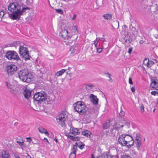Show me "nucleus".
<instances>
[{
  "label": "nucleus",
  "instance_id": "f8f14e48",
  "mask_svg": "<svg viewBox=\"0 0 158 158\" xmlns=\"http://www.w3.org/2000/svg\"><path fill=\"white\" fill-rule=\"evenodd\" d=\"M91 102L95 105L98 104V99L96 96L93 94H91L89 96Z\"/></svg>",
  "mask_w": 158,
  "mask_h": 158
},
{
  "label": "nucleus",
  "instance_id": "8fccbe9b",
  "mask_svg": "<svg viewBox=\"0 0 158 158\" xmlns=\"http://www.w3.org/2000/svg\"><path fill=\"white\" fill-rule=\"evenodd\" d=\"M129 84L131 85H132L133 84V83L132 80V79L131 77H130L129 79Z\"/></svg>",
  "mask_w": 158,
  "mask_h": 158
},
{
  "label": "nucleus",
  "instance_id": "c03bdc74",
  "mask_svg": "<svg viewBox=\"0 0 158 158\" xmlns=\"http://www.w3.org/2000/svg\"><path fill=\"white\" fill-rule=\"evenodd\" d=\"M56 12L60 14H62L63 13L62 10L60 9H56Z\"/></svg>",
  "mask_w": 158,
  "mask_h": 158
},
{
  "label": "nucleus",
  "instance_id": "393cba45",
  "mask_svg": "<svg viewBox=\"0 0 158 158\" xmlns=\"http://www.w3.org/2000/svg\"><path fill=\"white\" fill-rule=\"evenodd\" d=\"M103 17H104V19H106L107 20H110L111 19L112 16L110 14H106L103 15Z\"/></svg>",
  "mask_w": 158,
  "mask_h": 158
},
{
  "label": "nucleus",
  "instance_id": "bb28decb",
  "mask_svg": "<svg viewBox=\"0 0 158 158\" xmlns=\"http://www.w3.org/2000/svg\"><path fill=\"white\" fill-rule=\"evenodd\" d=\"M108 47V45H107L106 46H105V44L103 43L102 44V48H97L96 49L97 50V52L98 53H100L102 50V48H106Z\"/></svg>",
  "mask_w": 158,
  "mask_h": 158
},
{
  "label": "nucleus",
  "instance_id": "0eeeda50",
  "mask_svg": "<svg viewBox=\"0 0 158 158\" xmlns=\"http://www.w3.org/2000/svg\"><path fill=\"white\" fill-rule=\"evenodd\" d=\"M22 44L20 43V56L26 61L30 60L31 57L29 54V51L26 47L22 45Z\"/></svg>",
  "mask_w": 158,
  "mask_h": 158
},
{
  "label": "nucleus",
  "instance_id": "3c124183",
  "mask_svg": "<svg viewBox=\"0 0 158 158\" xmlns=\"http://www.w3.org/2000/svg\"><path fill=\"white\" fill-rule=\"evenodd\" d=\"M45 100H46L48 102H51L52 101V98H46V99H45Z\"/></svg>",
  "mask_w": 158,
  "mask_h": 158
},
{
  "label": "nucleus",
  "instance_id": "864d4df0",
  "mask_svg": "<svg viewBox=\"0 0 158 158\" xmlns=\"http://www.w3.org/2000/svg\"><path fill=\"white\" fill-rule=\"evenodd\" d=\"M132 48H129V49L128 51V53L129 54L131 53L132 51Z\"/></svg>",
  "mask_w": 158,
  "mask_h": 158
},
{
  "label": "nucleus",
  "instance_id": "39448f33",
  "mask_svg": "<svg viewBox=\"0 0 158 158\" xmlns=\"http://www.w3.org/2000/svg\"><path fill=\"white\" fill-rule=\"evenodd\" d=\"M68 119V113L65 111H62L56 118V120L58 125L62 127H65V121Z\"/></svg>",
  "mask_w": 158,
  "mask_h": 158
},
{
  "label": "nucleus",
  "instance_id": "b1692460",
  "mask_svg": "<svg viewBox=\"0 0 158 158\" xmlns=\"http://www.w3.org/2000/svg\"><path fill=\"white\" fill-rule=\"evenodd\" d=\"M39 131L41 133H45L46 134L48 135V133L46 130L42 127H40L38 128Z\"/></svg>",
  "mask_w": 158,
  "mask_h": 158
},
{
  "label": "nucleus",
  "instance_id": "338daca9",
  "mask_svg": "<svg viewBox=\"0 0 158 158\" xmlns=\"http://www.w3.org/2000/svg\"><path fill=\"white\" fill-rule=\"evenodd\" d=\"M6 84V86H7V87L8 88V87H9V83H8V82L7 81H6V82H5Z\"/></svg>",
  "mask_w": 158,
  "mask_h": 158
},
{
  "label": "nucleus",
  "instance_id": "774afa93",
  "mask_svg": "<svg viewBox=\"0 0 158 158\" xmlns=\"http://www.w3.org/2000/svg\"><path fill=\"white\" fill-rule=\"evenodd\" d=\"M111 76H110V77H109V78L110 80H109V81H112V79L111 78Z\"/></svg>",
  "mask_w": 158,
  "mask_h": 158
},
{
  "label": "nucleus",
  "instance_id": "ea45409f",
  "mask_svg": "<svg viewBox=\"0 0 158 158\" xmlns=\"http://www.w3.org/2000/svg\"><path fill=\"white\" fill-rule=\"evenodd\" d=\"M140 135L139 134H137L136 135V137L135 140L137 141L138 140H141V139H140Z\"/></svg>",
  "mask_w": 158,
  "mask_h": 158
},
{
  "label": "nucleus",
  "instance_id": "20e7f679",
  "mask_svg": "<svg viewBox=\"0 0 158 158\" xmlns=\"http://www.w3.org/2000/svg\"><path fill=\"white\" fill-rule=\"evenodd\" d=\"M73 29L74 31V35L77 34L78 32L77 31V28L75 26H73ZM61 32L60 33L59 35L61 38L64 39H69L70 38L72 35L73 34H71L70 32H69L68 30L65 27L63 29H62Z\"/></svg>",
  "mask_w": 158,
  "mask_h": 158
},
{
  "label": "nucleus",
  "instance_id": "6e6d98bb",
  "mask_svg": "<svg viewBox=\"0 0 158 158\" xmlns=\"http://www.w3.org/2000/svg\"><path fill=\"white\" fill-rule=\"evenodd\" d=\"M111 157L112 158H118V155H114V156H112L111 155Z\"/></svg>",
  "mask_w": 158,
  "mask_h": 158
},
{
  "label": "nucleus",
  "instance_id": "f704fd0d",
  "mask_svg": "<svg viewBox=\"0 0 158 158\" xmlns=\"http://www.w3.org/2000/svg\"><path fill=\"white\" fill-rule=\"evenodd\" d=\"M70 139L74 141H77L80 140V138L77 136H70Z\"/></svg>",
  "mask_w": 158,
  "mask_h": 158
},
{
  "label": "nucleus",
  "instance_id": "6ab92c4d",
  "mask_svg": "<svg viewBox=\"0 0 158 158\" xmlns=\"http://www.w3.org/2000/svg\"><path fill=\"white\" fill-rule=\"evenodd\" d=\"M82 134L83 135L90 138L91 133L88 130H85L82 132Z\"/></svg>",
  "mask_w": 158,
  "mask_h": 158
},
{
  "label": "nucleus",
  "instance_id": "a211bd4d",
  "mask_svg": "<svg viewBox=\"0 0 158 158\" xmlns=\"http://www.w3.org/2000/svg\"><path fill=\"white\" fill-rule=\"evenodd\" d=\"M69 133L74 135H77L78 133V130L77 128L71 127Z\"/></svg>",
  "mask_w": 158,
  "mask_h": 158
},
{
  "label": "nucleus",
  "instance_id": "4c0bfd02",
  "mask_svg": "<svg viewBox=\"0 0 158 158\" xmlns=\"http://www.w3.org/2000/svg\"><path fill=\"white\" fill-rule=\"evenodd\" d=\"M140 111L142 112H144V105L143 104H141L140 105Z\"/></svg>",
  "mask_w": 158,
  "mask_h": 158
},
{
  "label": "nucleus",
  "instance_id": "49530a36",
  "mask_svg": "<svg viewBox=\"0 0 158 158\" xmlns=\"http://www.w3.org/2000/svg\"><path fill=\"white\" fill-rule=\"evenodd\" d=\"M34 141H32V143L34 144H37L38 143V141H36V139H34Z\"/></svg>",
  "mask_w": 158,
  "mask_h": 158
},
{
  "label": "nucleus",
  "instance_id": "09e8293b",
  "mask_svg": "<svg viewBox=\"0 0 158 158\" xmlns=\"http://www.w3.org/2000/svg\"><path fill=\"white\" fill-rule=\"evenodd\" d=\"M104 74L106 75H108V77H110V76H111V75L108 72H104Z\"/></svg>",
  "mask_w": 158,
  "mask_h": 158
},
{
  "label": "nucleus",
  "instance_id": "6e6552de",
  "mask_svg": "<svg viewBox=\"0 0 158 158\" xmlns=\"http://www.w3.org/2000/svg\"><path fill=\"white\" fill-rule=\"evenodd\" d=\"M6 57L9 60H18L19 57L17 54L14 51H7L5 55Z\"/></svg>",
  "mask_w": 158,
  "mask_h": 158
},
{
  "label": "nucleus",
  "instance_id": "5701e85b",
  "mask_svg": "<svg viewBox=\"0 0 158 158\" xmlns=\"http://www.w3.org/2000/svg\"><path fill=\"white\" fill-rule=\"evenodd\" d=\"M110 120H108L106 121L105 123L102 125V127L104 129H106L108 128L110 126Z\"/></svg>",
  "mask_w": 158,
  "mask_h": 158
},
{
  "label": "nucleus",
  "instance_id": "e433bc0d",
  "mask_svg": "<svg viewBox=\"0 0 158 158\" xmlns=\"http://www.w3.org/2000/svg\"><path fill=\"white\" fill-rule=\"evenodd\" d=\"M131 29L133 34H137V30L136 29V28L132 26V28H131Z\"/></svg>",
  "mask_w": 158,
  "mask_h": 158
},
{
  "label": "nucleus",
  "instance_id": "72a5a7b5",
  "mask_svg": "<svg viewBox=\"0 0 158 158\" xmlns=\"http://www.w3.org/2000/svg\"><path fill=\"white\" fill-rule=\"evenodd\" d=\"M30 10V9L27 7L23 8L22 10H20V15H22L23 13L26 11V10Z\"/></svg>",
  "mask_w": 158,
  "mask_h": 158
},
{
  "label": "nucleus",
  "instance_id": "de8ad7c7",
  "mask_svg": "<svg viewBox=\"0 0 158 158\" xmlns=\"http://www.w3.org/2000/svg\"><path fill=\"white\" fill-rule=\"evenodd\" d=\"M98 41L97 40H95L94 41V44L95 45V48H97V44H98Z\"/></svg>",
  "mask_w": 158,
  "mask_h": 158
},
{
  "label": "nucleus",
  "instance_id": "2eb2a0df",
  "mask_svg": "<svg viewBox=\"0 0 158 158\" xmlns=\"http://www.w3.org/2000/svg\"><path fill=\"white\" fill-rule=\"evenodd\" d=\"M97 158H112L111 157V155L109 152H107L104 153L101 155L100 156H98Z\"/></svg>",
  "mask_w": 158,
  "mask_h": 158
},
{
  "label": "nucleus",
  "instance_id": "69168bd1",
  "mask_svg": "<svg viewBox=\"0 0 158 158\" xmlns=\"http://www.w3.org/2000/svg\"><path fill=\"white\" fill-rule=\"evenodd\" d=\"M102 39H103V38H97L96 40H102Z\"/></svg>",
  "mask_w": 158,
  "mask_h": 158
},
{
  "label": "nucleus",
  "instance_id": "4d7b16f0",
  "mask_svg": "<svg viewBox=\"0 0 158 158\" xmlns=\"http://www.w3.org/2000/svg\"><path fill=\"white\" fill-rule=\"evenodd\" d=\"M69 133L68 134H66V135L70 139L71 137L70 136H73L71 135H69Z\"/></svg>",
  "mask_w": 158,
  "mask_h": 158
},
{
  "label": "nucleus",
  "instance_id": "9b49d317",
  "mask_svg": "<svg viewBox=\"0 0 158 158\" xmlns=\"http://www.w3.org/2000/svg\"><path fill=\"white\" fill-rule=\"evenodd\" d=\"M158 86V80L155 77L151 79L150 87L153 89H156Z\"/></svg>",
  "mask_w": 158,
  "mask_h": 158
},
{
  "label": "nucleus",
  "instance_id": "1a4fd4ad",
  "mask_svg": "<svg viewBox=\"0 0 158 158\" xmlns=\"http://www.w3.org/2000/svg\"><path fill=\"white\" fill-rule=\"evenodd\" d=\"M6 70L8 75L9 76H12L17 70V67L15 64L7 65L6 67Z\"/></svg>",
  "mask_w": 158,
  "mask_h": 158
},
{
  "label": "nucleus",
  "instance_id": "79ce46f5",
  "mask_svg": "<svg viewBox=\"0 0 158 158\" xmlns=\"http://www.w3.org/2000/svg\"><path fill=\"white\" fill-rule=\"evenodd\" d=\"M121 158H132L131 157L128 155H124Z\"/></svg>",
  "mask_w": 158,
  "mask_h": 158
},
{
  "label": "nucleus",
  "instance_id": "f03ea898",
  "mask_svg": "<svg viewBox=\"0 0 158 158\" xmlns=\"http://www.w3.org/2000/svg\"><path fill=\"white\" fill-rule=\"evenodd\" d=\"M73 106L74 109L80 114H86L87 109L84 102L81 101L77 102L73 104Z\"/></svg>",
  "mask_w": 158,
  "mask_h": 158
},
{
  "label": "nucleus",
  "instance_id": "a18cd8bd",
  "mask_svg": "<svg viewBox=\"0 0 158 158\" xmlns=\"http://www.w3.org/2000/svg\"><path fill=\"white\" fill-rule=\"evenodd\" d=\"M119 115L122 118L123 117L124 115V112L123 111H120L119 114Z\"/></svg>",
  "mask_w": 158,
  "mask_h": 158
},
{
  "label": "nucleus",
  "instance_id": "aec40b11",
  "mask_svg": "<svg viewBox=\"0 0 158 158\" xmlns=\"http://www.w3.org/2000/svg\"><path fill=\"white\" fill-rule=\"evenodd\" d=\"M76 146L77 147H77H78L80 149H82L85 146V144H83L81 142H79L78 143L76 142L75 144L73 145V147Z\"/></svg>",
  "mask_w": 158,
  "mask_h": 158
},
{
  "label": "nucleus",
  "instance_id": "cd10ccee",
  "mask_svg": "<svg viewBox=\"0 0 158 158\" xmlns=\"http://www.w3.org/2000/svg\"><path fill=\"white\" fill-rule=\"evenodd\" d=\"M65 69H62L59 71H58L56 73L55 75L57 76H61L65 71Z\"/></svg>",
  "mask_w": 158,
  "mask_h": 158
},
{
  "label": "nucleus",
  "instance_id": "603ef678",
  "mask_svg": "<svg viewBox=\"0 0 158 158\" xmlns=\"http://www.w3.org/2000/svg\"><path fill=\"white\" fill-rule=\"evenodd\" d=\"M26 138L27 139V141L29 142H31L32 141L31 137Z\"/></svg>",
  "mask_w": 158,
  "mask_h": 158
},
{
  "label": "nucleus",
  "instance_id": "f3484780",
  "mask_svg": "<svg viewBox=\"0 0 158 158\" xmlns=\"http://www.w3.org/2000/svg\"><path fill=\"white\" fill-rule=\"evenodd\" d=\"M128 36H129V35L127 34V36L128 37ZM132 41V39L129 36V38L125 40V41L124 42V44H125L126 46L128 47L129 46L130 44Z\"/></svg>",
  "mask_w": 158,
  "mask_h": 158
},
{
  "label": "nucleus",
  "instance_id": "412c9836",
  "mask_svg": "<svg viewBox=\"0 0 158 158\" xmlns=\"http://www.w3.org/2000/svg\"><path fill=\"white\" fill-rule=\"evenodd\" d=\"M20 90V87L19 85H15V88H14V89H13L12 90H10V91L15 94H16L18 93V91Z\"/></svg>",
  "mask_w": 158,
  "mask_h": 158
},
{
  "label": "nucleus",
  "instance_id": "5fc2aeb1",
  "mask_svg": "<svg viewBox=\"0 0 158 158\" xmlns=\"http://www.w3.org/2000/svg\"><path fill=\"white\" fill-rule=\"evenodd\" d=\"M131 90L132 92H134L135 91V88L134 87H132L131 88Z\"/></svg>",
  "mask_w": 158,
  "mask_h": 158
},
{
  "label": "nucleus",
  "instance_id": "58836bf2",
  "mask_svg": "<svg viewBox=\"0 0 158 158\" xmlns=\"http://www.w3.org/2000/svg\"><path fill=\"white\" fill-rule=\"evenodd\" d=\"M148 66H151L153 64V62L152 61H149L148 60L147 62H146Z\"/></svg>",
  "mask_w": 158,
  "mask_h": 158
},
{
  "label": "nucleus",
  "instance_id": "c756f323",
  "mask_svg": "<svg viewBox=\"0 0 158 158\" xmlns=\"http://www.w3.org/2000/svg\"><path fill=\"white\" fill-rule=\"evenodd\" d=\"M124 126L123 125H121L120 127L118 126L117 125L116 126H113V128L111 129V130L113 131V130L114 129H116L117 130H119L121 127H123Z\"/></svg>",
  "mask_w": 158,
  "mask_h": 158
},
{
  "label": "nucleus",
  "instance_id": "13d9d810",
  "mask_svg": "<svg viewBox=\"0 0 158 158\" xmlns=\"http://www.w3.org/2000/svg\"><path fill=\"white\" fill-rule=\"evenodd\" d=\"M69 133L68 134H66V135L70 139L71 137L70 136H73L71 135H69Z\"/></svg>",
  "mask_w": 158,
  "mask_h": 158
},
{
  "label": "nucleus",
  "instance_id": "0e129e2a",
  "mask_svg": "<svg viewBox=\"0 0 158 158\" xmlns=\"http://www.w3.org/2000/svg\"><path fill=\"white\" fill-rule=\"evenodd\" d=\"M14 156L16 158H20V157L16 154H15Z\"/></svg>",
  "mask_w": 158,
  "mask_h": 158
},
{
  "label": "nucleus",
  "instance_id": "4be33fe9",
  "mask_svg": "<svg viewBox=\"0 0 158 158\" xmlns=\"http://www.w3.org/2000/svg\"><path fill=\"white\" fill-rule=\"evenodd\" d=\"M2 158H10L9 153L6 151L2 152Z\"/></svg>",
  "mask_w": 158,
  "mask_h": 158
},
{
  "label": "nucleus",
  "instance_id": "a19ab883",
  "mask_svg": "<svg viewBox=\"0 0 158 158\" xmlns=\"http://www.w3.org/2000/svg\"><path fill=\"white\" fill-rule=\"evenodd\" d=\"M157 90H158V89H156ZM151 94L152 95H156L157 94H158V91H152L151 92Z\"/></svg>",
  "mask_w": 158,
  "mask_h": 158
},
{
  "label": "nucleus",
  "instance_id": "423d86ee",
  "mask_svg": "<svg viewBox=\"0 0 158 158\" xmlns=\"http://www.w3.org/2000/svg\"><path fill=\"white\" fill-rule=\"evenodd\" d=\"M33 98L34 100L41 103L45 100L46 95L44 92H37L34 95Z\"/></svg>",
  "mask_w": 158,
  "mask_h": 158
},
{
  "label": "nucleus",
  "instance_id": "2f4dec72",
  "mask_svg": "<svg viewBox=\"0 0 158 158\" xmlns=\"http://www.w3.org/2000/svg\"><path fill=\"white\" fill-rule=\"evenodd\" d=\"M114 27H113L115 29H117L119 27V23L118 21H115L114 22Z\"/></svg>",
  "mask_w": 158,
  "mask_h": 158
},
{
  "label": "nucleus",
  "instance_id": "c9c22d12",
  "mask_svg": "<svg viewBox=\"0 0 158 158\" xmlns=\"http://www.w3.org/2000/svg\"><path fill=\"white\" fill-rule=\"evenodd\" d=\"M20 147L23 149V148H25L26 147V145L24 144L23 140L20 141Z\"/></svg>",
  "mask_w": 158,
  "mask_h": 158
},
{
  "label": "nucleus",
  "instance_id": "473e14b6",
  "mask_svg": "<svg viewBox=\"0 0 158 158\" xmlns=\"http://www.w3.org/2000/svg\"><path fill=\"white\" fill-rule=\"evenodd\" d=\"M134 140L133 139V140H131L130 141V143H128V144H127V145H126L128 148H131L134 144Z\"/></svg>",
  "mask_w": 158,
  "mask_h": 158
},
{
  "label": "nucleus",
  "instance_id": "dca6fc26",
  "mask_svg": "<svg viewBox=\"0 0 158 158\" xmlns=\"http://www.w3.org/2000/svg\"><path fill=\"white\" fill-rule=\"evenodd\" d=\"M124 139H125L124 134L120 135L118 138V142L122 146H125V145H123L124 142Z\"/></svg>",
  "mask_w": 158,
  "mask_h": 158
},
{
  "label": "nucleus",
  "instance_id": "37998d69",
  "mask_svg": "<svg viewBox=\"0 0 158 158\" xmlns=\"http://www.w3.org/2000/svg\"><path fill=\"white\" fill-rule=\"evenodd\" d=\"M14 88H15V85L14 86L10 84L8 88L10 89V90H12L13 89H14Z\"/></svg>",
  "mask_w": 158,
  "mask_h": 158
},
{
  "label": "nucleus",
  "instance_id": "bf43d9fd",
  "mask_svg": "<svg viewBox=\"0 0 158 158\" xmlns=\"http://www.w3.org/2000/svg\"><path fill=\"white\" fill-rule=\"evenodd\" d=\"M124 125H127V126L128 127H129L130 125V123H128V122H126L124 124Z\"/></svg>",
  "mask_w": 158,
  "mask_h": 158
},
{
  "label": "nucleus",
  "instance_id": "7ed1b4c3",
  "mask_svg": "<svg viewBox=\"0 0 158 158\" xmlns=\"http://www.w3.org/2000/svg\"><path fill=\"white\" fill-rule=\"evenodd\" d=\"M33 78V75L26 69L20 70V79L24 82L29 83Z\"/></svg>",
  "mask_w": 158,
  "mask_h": 158
},
{
  "label": "nucleus",
  "instance_id": "680f3d73",
  "mask_svg": "<svg viewBox=\"0 0 158 158\" xmlns=\"http://www.w3.org/2000/svg\"><path fill=\"white\" fill-rule=\"evenodd\" d=\"M76 17V15H74L73 16L72 18V19L73 20H74Z\"/></svg>",
  "mask_w": 158,
  "mask_h": 158
},
{
  "label": "nucleus",
  "instance_id": "7c9ffc66",
  "mask_svg": "<svg viewBox=\"0 0 158 158\" xmlns=\"http://www.w3.org/2000/svg\"><path fill=\"white\" fill-rule=\"evenodd\" d=\"M75 48L73 47H71L70 48V51L71 52V54H72L73 55L76 52V49Z\"/></svg>",
  "mask_w": 158,
  "mask_h": 158
},
{
  "label": "nucleus",
  "instance_id": "4468645a",
  "mask_svg": "<svg viewBox=\"0 0 158 158\" xmlns=\"http://www.w3.org/2000/svg\"><path fill=\"white\" fill-rule=\"evenodd\" d=\"M72 152L69 156V158H75L76 156V152L77 151V147L74 146L71 149Z\"/></svg>",
  "mask_w": 158,
  "mask_h": 158
},
{
  "label": "nucleus",
  "instance_id": "f257e3e1",
  "mask_svg": "<svg viewBox=\"0 0 158 158\" xmlns=\"http://www.w3.org/2000/svg\"><path fill=\"white\" fill-rule=\"evenodd\" d=\"M9 17L13 20L19 19H20V8L17 3L12 2L10 3L8 6Z\"/></svg>",
  "mask_w": 158,
  "mask_h": 158
},
{
  "label": "nucleus",
  "instance_id": "052dcab7",
  "mask_svg": "<svg viewBox=\"0 0 158 158\" xmlns=\"http://www.w3.org/2000/svg\"><path fill=\"white\" fill-rule=\"evenodd\" d=\"M44 141H46L47 142H48V144H49V141H48V139L46 138H44Z\"/></svg>",
  "mask_w": 158,
  "mask_h": 158
},
{
  "label": "nucleus",
  "instance_id": "ddd939ff",
  "mask_svg": "<svg viewBox=\"0 0 158 158\" xmlns=\"http://www.w3.org/2000/svg\"><path fill=\"white\" fill-rule=\"evenodd\" d=\"M124 145H127L128 143H130L131 140H133V138L129 135L124 134Z\"/></svg>",
  "mask_w": 158,
  "mask_h": 158
},
{
  "label": "nucleus",
  "instance_id": "e2e57ef3",
  "mask_svg": "<svg viewBox=\"0 0 158 158\" xmlns=\"http://www.w3.org/2000/svg\"><path fill=\"white\" fill-rule=\"evenodd\" d=\"M2 13H3L2 16V17H3V16L4 15H5V14H6V11H2Z\"/></svg>",
  "mask_w": 158,
  "mask_h": 158
},
{
  "label": "nucleus",
  "instance_id": "a878e982",
  "mask_svg": "<svg viewBox=\"0 0 158 158\" xmlns=\"http://www.w3.org/2000/svg\"><path fill=\"white\" fill-rule=\"evenodd\" d=\"M94 87V85L91 84H89L88 85H87L85 87V89H86L88 90H89Z\"/></svg>",
  "mask_w": 158,
  "mask_h": 158
},
{
  "label": "nucleus",
  "instance_id": "c85d7f7f",
  "mask_svg": "<svg viewBox=\"0 0 158 158\" xmlns=\"http://www.w3.org/2000/svg\"><path fill=\"white\" fill-rule=\"evenodd\" d=\"M136 147L137 149L139 150L140 148L141 145V140H138L137 141L136 143Z\"/></svg>",
  "mask_w": 158,
  "mask_h": 158
},
{
  "label": "nucleus",
  "instance_id": "9d476101",
  "mask_svg": "<svg viewBox=\"0 0 158 158\" xmlns=\"http://www.w3.org/2000/svg\"><path fill=\"white\" fill-rule=\"evenodd\" d=\"M23 91L22 93L24 98L28 100L31 97V94L33 90L27 88V87H25L23 88Z\"/></svg>",
  "mask_w": 158,
  "mask_h": 158
}]
</instances>
